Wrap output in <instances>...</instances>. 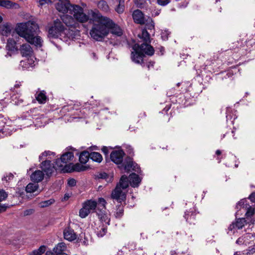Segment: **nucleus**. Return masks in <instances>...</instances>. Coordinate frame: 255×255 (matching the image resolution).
<instances>
[{"label":"nucleus","mask_w":255,"mask_h":255,"mask_svg":"<svg viewBox=\"0 0 255 255\" xmlns=\"http://www.w3.org/2000/svg\"><path fill=\"white\" fill-rule=\"evenodd\" d=\"M19 51L22 56L23 57L29 56L32 52V48L29 44L25 43L20 46Z\"/></svg>","instance_id":"4be33fe9"},{"label":"nucleus","mask_w":255,"mask_h":255,"mask_svg":"<svg viewBox=\"0 0 255 255\" xmlns=\"http://www.w3.org/2000/svg\"><path fill=\"white\" fill-rule=\"evenodd\" d=\"M64 238L70 242L74 241L77 238V235L73 229L69 226L65 228L63 231Z\"/></svg>","instance_id":"ddd939ff"},{"label":"nucleus","mask_w":255,"mask_h":255,"mask_svg":"<svg viewBox=\"0 0 255 255\" xmlns=\"http://www.w3.org/2000/svg\"><path fill=\"white\" fill-rule=\"evenodd\" d=\"M74 6L70 3L69 1H58L56 3V8L59 12L63 13L71 11L72 6Z\"/></svg>","instance_id":"9b49d317"},{"label":"nucleus","mask_w":255,"mask_h":255,"mask_svg":"<svg viewBox=\"0 0 255 255\" xmlns=\"http://www.w3.org/2000/svg\"><path fill=\"white\" fill-rule=\"evenodd\" d=\"M38 2L41 5H43L45 3H51V0H38Z\"/></svg>","instance_id":"052dcab7"},{"label":"nucleus","mask_w":255,"mask_h":255,"mask_svg":"<svg viewBox=\"0 0 255 255\" xmlns=\"http://www.w3.org/2000/svg\"><path fill=\"white\" fill-rule=\"evenodd\" d=\"M13 178V175L9 173L8 175H6V176H4L3 178H2V180H5L6 181L12 179Z\"/></svg>","instance_id":"6e6d98bb"},{"label":"nucleus","mask_w":255,"mask_h":255,"mask_svg":"<svg viewBox=\"0 0 255 255\" xmlns=\"http://www.w3.org/2000/svg\"><path fill=\"white\" fill-rule=\"evenodd\" d=\"M248 251L250 254H253L255 252V247L254 246H251L249 247Z\"/></svg>","instance_id":"338daca9"},{"label":"nucleus","mask_w":255,"mask_h":255,"mask_svg":"<svg viewBox=\"0 0 255 255\" xmlns=\"http://www.w3.org/2000/svg\"><path fill=\"white\" fill-rule=\"evenodd\" d=\"M102 152L106 156H108L109 154L108 147L106 146H103L101 149Z\"/></svg>","instance_id":"13d9d810"},{"label":"nucleus","mask_w":255,"mask_h":255,"mask_svg":"<svg viewBox=\"0 0 255 255\" xmlns=\"http://www.w3.org/2000/svg\"><path fill=\"white\" fill-rule=\"evenodd\" d=\"M76 155L79 156V160L81 164H86L90 158V153L87 150H84L80 153L78 152L76 153Z\"/></svg>","instance_id":"aec40b11"},{"label":"nucleus","mask_w":255,"mask_h":255,"mask_svg":"<svg viewBox=\"0 0 255 255\" xmlns=\"http://www.w3.org/2000/svg\"><path fill=\"white\" fill-rule=\"evenodd\" d=\"M7 197V194L3 189L0 190V202L5 200Z\"/></svg>","instance_id":"de8ad7c7"},{"label":"nucleus","mask_w":255,"mask_h":255,"mask_svg":"<svg viewBox=\"0 0 255 255\" xmlns=\"http://www.w3.org/2000/svg\"><path fill=\"white\" fill-rule=\"evenodd\" d=\"M197 214L194 211H186L185 212L184 218L190 224L195 225L197 221Z\"/></svg>","instance_id":"2eb2a0df"},{"label":"nucleus","mask_w":255,"mask_h":255,"mask_svg":"<svg viewBox=\"0 0 255 255\" xmlns=\"http://www.w3.org/2000/svg\"><path fill=\"white\" fill-rule=\"evenodd\" d=\"M107 202L105 199L103 198H99L98 199V202L97 203V204H98V209H105L106 204Z\"/></svg>","instance_id":"79ce46f5"},{"label":"nucleus","mask_w":255,"mask_h":255,"mask_svg":"<svg viewBox=\"0 0 255 255\" xmlns=\"http://www.w3.org/2000/svg\"><path fill=\"white\" fill-rule=\"evenodd\" d=\"M90 212L83 205V207L79 211V216L82 218L86 217Z\"/></svg>","instance_id":"4c0bfd02"},{"label":"nucleus","mask_w":255,"mask_h":255,"mask_svg":"<svg viewBox=\"0 0 255 255\" xmlns=\"http://www.w3.org/2000/svg\"><path fill=\"white\" fill-rule=\"evenodd\" d=\"M110 21L112 22L110 26L108 27V33H109L110 29H111V33L117 36H120L123 34V31L122 29L117 24H116L111 19H110Z\"/></svg>","instance_id":"a211bd4d"},{"label":"nucleus","mask_w":255,"mask_h":255,"mask_svg":"<svg viewBox=\"0 0 255 255\" xmlns=\"http://www.w3.org/2000/svg\"><path fill=\"white\" fill-rule=\"evenodd\" d=\"M97 214L101 222H105L108 225H110V218L109 217L105 211L102 210V209H97Z\"/></svg>","instance_id":"412c9836"},{"label":"nucleus","mask_w":255,"mask_h":255,"mask_svg":"<svg viewBox=\"0 0 255 255\" xmlns=\"http://www.w3.org/2000/svg\"><path fill=\"white\" fill-rule=\"evenodd\" d=\"M6 119L4 117L2 114L0 113V127L1 128L6 124Z\"/></svg>","instance_id":"603ef678"},{"label":"nucleus","mask_w":255,"mask_h":255,"mask_svg":"<svg viewBox=\"0 0 255 255\" xmlns=\"http://www.w3.org/2000/svg\"><path fill=\"white\" fill-rule=\"evenodd\" d=\"M247 224H254L255 223V220L254 219H253V218H248V219H247Z\"/></svg>","instance_id":"69168bd1"},{"label":"nucleus","mask_w":255,"mask_h":255,"mask_svg":"<svg viewBox=\"0 0 255 255\" xmlns=\"http://www.w3.org/2000/svg\"><path fill=\"white\" fill-rule=\"evenodd\" d=\"M54 202L55 200L53 199H50L48 200L42 201L40 203V207L42 208L48 207L54 203Z\"/></svg>","instance_id":"a19ab883"},{"label":"nucleus","mask_w":255,"mask_h":255,"mask_svg":"<svg viewBox=\"0 0 255 255\" xmlns=\"http://www.w3.org/2000/svg\"><path fill=\"white\" fill-rule=\"evenodd\" d=\"M125 9V2H119L118 5L115 8V10L119 13H122Z\"/></svg>","instance_id":"c03bdc74"},{"label":"nucleus","mask_w":255,"mask_h":255,"mask_svg":"<svg viewBox=\"0 0 255 255\" xmlns=\"http://www.w3.org/2000/svg\"><path fill=\"white\" fill-rule=\"evenodd\" d=\"M38 30V25L33 21L18 23L15 28L16 32L18 35L24 38L31 44L41 47L42 40L40 36L37 35Z\"/></svg>","instance_id":"f03ea898"},{"label":"nucleus","mask_w":255,"mask_h":255,"mask_svg":"<svg viewBox=\"0 0 255 255\" xmlns=\"http://www.w3.org/2000/svg\"><path fill=\"white\" fill-rule=\"evenodd\" d=\"M35 98L39 104H45L48 98L46 95V92L44 91H41L38 93L35 94Z\"/></svg>","instance_id":"bb28decb"},{"label":"nucleus","mask_w":255,"mask_h":255,"mask_svg":"<svg viewBox=\"0 0 255 255\" xmlns=\"http://www.w3.org/2000/svg\"><path fill=\"white\" fill-rule=\"evenodd\" d=\"M46 249V246L44 245L41 246L38 249L33 250L29 253V255H41L45 253Z\"/></svg>","instance_id":"473e14b6"},{"label":"nucleus","mask_w":255,"mask_h":255,"mask_svg":"<svg viewBox=\"0 0 255 255\" xmlns=\"http://www.w3.org/2000/svg\"><path fill=\"white\" fill-rule=\"evenodd\" d=\"M129 184L128 178L126 175L121 176L119 182L117 184L115 188L113 190L111 194L112 199L117 200L119 203L125 201L127 197V194L123 192L122 189H126L128 187Z\"/></svg>","instance_id":"0eeeda50"},{"label":"nucleus","mask_w":255,"mask_h":255,"mask_svg":"<svg viewBox=\"0 0 255 255\" xmlns=\"http://www.w3.org/2000/svg\"><path fill=\"white\" fill-rule=\"evenodd\" d=\"M123 149L114 150L110 154V159L118 167L125 172L129 173L131 171L140 173L141 172L139 166L135 163L132 157L127 156Z\"/></svg>","instance_id":"7ed1b4c3"},{"label":"nucleus","mask_w":255,"mask_h":255,"mask_svg":"<svg viewBox=\"0 0 255 255\" xmlns=\"http://www.w3.org/2000/svg\"><path fill=\"white\" fill-rule=\"evenodd\" d=\"M71 194H69V193H66V194H65L63 198L62 199V200L63 201H67L71 197Z\"/></svg>","instance_id":"e2e57ef3"},{"label":"nucleus","mask_w":255,"mask_h":255,"mask_svg":"<svg viewBox=\"0 0 255 255\" xmlns=\"http://www.w3.org/2000/svg\"><path fill=\"white\" fill-rule=\"evenodd\" d=\"M72 31H70L62 24L61 21L57 19L54 21L52 25L48 29V37L53 38H60L67 41L68 39L73 38Z\"/></svg>","instance_id":"39448f33"},{"label":"nucleus","mask_w":255,"mask_h":255,"mask_svg":"<svg viewBox=\"0 0 255 255\" xmlns=\"http://www.w3.org/2000/svg\"><path fill=\"white\" fill-rule=\"evenodd\" d=\"M71 14L73 15L74 18L76 21L81 23H84L89 21V23H94L97 18L99 17V13L93 11L92 10H89L88 14L84 12V9L81 6L74 4L72 6Z\"/></svg>","instance_id":"423d86ee"},{"label":"nucleus","mask_w":255,"mask_h":255,"mask_svg":"<svg viewBox=\"0 0 255 255\" xmlns=\"http://www.w3.org/2000/svg\"><path fill=\"white\" fill-rule=\"evenodd\" d=\"M239 44L240 43L238 41H237L235 43H233L232 44L233 46L230 47V49L234 51L235 52H237L239 50Z\"/></svg>","instance_id":"09e8293b"},{"label":"nucleus","mask_w":255,"mask_h":255,"mask_svg":"<svg viewBox=\"0 0 255 255\" xmlns=\"http://www.w3.org/2000/svg\"><path fill=\"white\" fill-rule=\"evenodd\" d=\"M170 109V106H166L161 111L162 114H167V112Z\"/></svg>","instance_id":"680f3d73"},{"label":"nucleus","mask_w":255,"mask_h":255,"mask_svg":"<svg viewBox=\"0 0 255 255\" xmlns=\"http://www.w3.org/2000/svg\"><path fill=\"white\" fill-rule=\"evenodd\" d=\"M143 61L144 64V67L146 66L148 69L150 68V67H153L154 66V62L153 61H150L148 62L147 63H145L143 59Z\"/></svg>","instance_id":"4d7b16f0"},{"label":"nucleus","mask_w":255,"mask_h":255,"mask_svg":"<svg viewBox=\"0 0 255 255\" xmlns=\"http://www.w3.org/2000/svg\"><path fill=\"white\" fill-rule=\"evenodd\" d=\"M140 37L142 38L143 42L141 44L135 43L132 46L133 51L131 53V59L134 63L144 66L143 58L145 55L152 56L154 53V49L149 44L150 34L146 29H142L141 36Z\"/></svg>","instance_id":"f257e3e1"},{"label":"nucleus","mask_w":255,"mask_h":255,"mask_svg":"<svg viewBox=\"0 0 255 255\" xmlns=\"http://www.w3.org/2000/svg\"><path fill=\"white\" fill-rule=\"evenodd\" d=\"M96 178L98 179H105L107 182H112L113 177H110L109 175L107 173L103 172L99 173L97 175Z\"/></svg>","instance_id":"72a5a7b5"},{"label":"nucleus","mask_w":255,"mask_h":255,"mask_svg":"<svg viewBox=\"0 0 255 255\" xmlns=\"http://www.w3.org/2000/svg\"><path fill=\"white\" fill-rule=\"evenodd\" d=\"M146 28L148 29H152L154 28V22L150 17H148L147 19H145V23Z\"/></svg>","instance_id":"58836bf2"},{"label":"nucleus","mask_w":255,"mask_h":255,"mask_svg":"<svg viewBox=\"0 0 255 255\" xmlns=\"http://www.w3.org/2000/svg\"><path fill=\"white\" fill-rule=\"evenodd\" d=\"M0 6L7 9H16L18 8L19 7L18 3L9 0H0Z\"/></svg>","instance_id":"6ab92c4d"},{"label":"nucleus","mask_w":255,"mask_h":255,"mask_svg":"<svg viewBox=\"0 0 255 255\" xmlns=\"http://www.w3.org/2000/svg\"><path fill=\"white\" fill-rule=\"evenodd\" d=\"M98 230L96 232L98 237H103L107 233V226L103 225L99 227Z\"/></svg>","instance_id":"f704fd0d"},{"label":"nucleus","mask_w":255,"mask_h":255,"mask_svg":"<svg viewBox=\"0 0 255 255\" xmlns=\"http://www.w3.org/2000/svg\"><path fill=\"white\" fill-rule=\"evenodd\" d=\"M44 174L42 171L37 170L30 175V179L34 183H38L44 178Z\"/></svg>","instance_id":"dca6fc26"},{"label":"nucleus","mask_w":255,"mask_h":255,"mask_svg":"<svg viewBox=\"0 0 255 255\" xmlns=\"http://www.w3.org/2000/svg\"><path fill=\"white\" fill-rule=\"evenodd\" d=\"M88 149L92 151L93 150H99V147L96 145H92L88 148Z\"/></svg>","instance_id":"0e129e2a"},{"label":"nucleus","mask_w":255,"mask_h":255,"mask_svg":"<svg viewBox=\"0 0 255 255\" xmlns=\"http://www.w3.org/2000/svg\"><path fill=\"white\" fill-rule=\"evenodd\" d=\"M40 168L48 177L51 176L54 170H58V169L56 168V164L55 163V165H53L50 160L43 161L41 163Z\"/></svg>","instance_id":"9d476101"},{"label":"nucleus","mask_w":255,"mask_h":255,"mask_svg":"<svg viewBox=\"0 0 255 255\" xmlns=\"http://www.w3.org/2000/svg\"><path fill=\"white\" fill-rule=\"evenodd\" d=\"M74 158V153L72 151H66L61 155L60 158H57L55 161L56 167L58 170L64 172L65 166L68 165Z\"/></svg>","instance_id":"6e6552de"},{"label":"nucleus","mask_w":255,"mask_h":255,"mask_svg":"<svg viewBox=\"0 0 255 255\" xmlns=\"http://www.w3.org/2000/svg\"><path fill=\"white\" fill-rule=\"evenodd\" d=\"M135 4L139 8H143L146 4V0H135Z\"/></svg>","instance_id":"a18cd8bd"},{"label":"nucleus","mask_w":255,"mask_h":255,"mask_svg":"<svg viewBox=\"0 0 255 255\" xmlns=\"http://www.w3.org/2000/svg\"><path fill=\"white\" fill-rule=\"evenodd\" d=\"M124 211L123 206L119 205L115 214V217L117 219H121L124 215Z\"/></svg>","instance_id":"ea45409f"},{"label":"nucleus","mask_w":255,"mask_h":255,"mask_svg":"<svg viewBox=\"0 0 255 255\" xmlns=\"http://www.w3.org/2000/svg\"><path fill=\"white\" fill-rule=\"evenodd\" d=\"M39 187L37 183H29L27 184L25 188V191L27 193H33L36 191Z\"/></svg>","instance_id":"7c9ffc66"},{"label":"nucleus","mask_w":255,"mask_h":255,"mask_svg":"<svg viewBox=\"0 0 255 255\" xmlns=\"http://www.w3.org/2000/svg\"><path fill=\"white\" fill-rule=\"evenodd\" d=\"M127 248L129 250L135 251L134 254L135 255H143V252L142 251V249L139 248L138 249H136V245L135 243L133 242H129L127 245Z\"/></svg>","instance_id":"c85d7f7f"},{"label":"nucleus","mask_w":255,"mask_h":255,"mask_svg":"<svg viewBox=\"0 0 255 255\" xmlns=\"http://www.w3.org/2000/svg\"><path fill=\"white\" fill-rule=\"evenodd\" d=\"M11 127L4 125L2 127H0V138H3L4 136L10 135L12 132Z\"/></svg>","instance_id":"393cba45"},{"label":"nucleus","mask_w":255,"mask_h":255,"mask_svg":"<svg viewBox=\"0 0 255 255\" xmlns=\"http://www.w3.org/2000/svg\"><path fill=\"white\" fill-rule=\"evenodd\" d=\"M170 32L167 30H165L162 32L161 34V37L163 40H166L168 39V36L170 35Z\"/></svg>","instance_id":"8fccbe9b"},{"label":"nucleus","mask_w":255,"mask_h":255,"mask_svg":"<svg viewBox=\"0 0 255 255\" xmlns=\"http://www.w3.org/2000/svg\"><path fill=\"white\" fill-rule=\"evenodd\" d=\"M55 153L50 151H45L42 152L39 156V160L44 159V157L50 156L51 155H54Z\"/></svg>","instance_id":"49530a36"},{"label":"nucleus","mask_w":255,"mask_h":255,"mask_svg":"<svg viewBox=\"0 0 255 255\" xmlns=\"http://www.w3.org/2000/svg\"><path fill=\"white\" fill-rule=\"evenodd\" d=\"M127 152L129 154L128 156L134 155V151L133 149L130 145H127L126 147Z\"/></svg>","instance_id":"3c124183"},{"label":"nucleus","mask_w":255,"mask_h":255,"mask_svg":"<svg viewBox=\"0 0 255 255\" xmlns=\"http://www.w3.org/2000/svg\"><path fill=\"white\" fill-rule=\"evenodd\" d=\"M170 0H157V3L161 6H165L168 4Z\"/></svg>","instance_id":"864d4df0"},{"label":"nucleus","mask_w":255,"mask_h":255,"mask_svg":"<svg viewBox=\"0 0 255 255\" xmlns=\"http://www.w3.org/2000/svg\"><path fill=\"white\" fill-rule=\"evenodd\" d=\"M133 21L140 25L144 24L145 17L143 13L139 9H136L133 11L132 14Z\"/></svg>","instance_id":"f8f14e48"},{"label":"nucleus","mask_w":255,"mask_h":255,"mask_svg":"<svg viewBox=\"0 0 255 255\" xmlns=\"http://www.w3.org/2000/svg\"><path fill=\"white\" fill-rule=\"evenodd\" d=\"M249 199L253 202L255 203V192H252L249 197Z\"/></svg>","instance_id":"bf43d9fd"},{"label":"nucleus","mask_w":255,"mask_h":255,"mask_svg":"<svg viewBox=\"0 0 255 255\" xmlns=\"http://www.w3.org/2000/svg\"><path fill=\"white\" fill-rule=\"evenodd\" d=\"M7 206L5 205L0 204V213L3 212L6 210Z\"/></svg>","instance_id":"774afa93"},{"label":"nucleus","mask_w":255,"mask_h":255,"mask_svg":"<svg viewBox=\"0 0 255 255\" xmlns=\"http://www.w3.org/2000/svg\"><path fill=\"white\" fill-rule=\"evenodd\" d=\"M12 27L9 23H5L0 25V33L3 36H7L11 31Z\"/></svg>","instance_id":"5701e85b"},{"label":"nucleus","mask_w":255,"mask_h":255,"mask_svg":"<svg viewBox=\"0 0 255 255\" xmlns=\"http://www.w3.org/2000/svg\"><path fill=\"white\" fill-rule=\"evenodd\" d=\"M66 249V246L64 243H59L53 248V253L54 255H68L64 252Z\"/></svg>","instance_id":"f3484780"},{"label":"nucleus","mask_w":255,"mask_h":255,"mask_svg":"<svg viewBox=\"0 0 255 255\" xmlns=\"http://www.w3.org/2000/svg\"><path fill=\"white\" fill-rule=\"evenodd\" d=\"M128 178L130 186L133 188L138 187L141 181L139 176L134 173H131Z\"/></svg>","instance_id":"4468645a"},{"label":"nucleus","mask_w":255,"mask_h":255,"mask_svg":"<svg viewBox=\"0 0 255 255\" xmlns=\"http://www.w3.org/2000/svg\"><path fill=\"white\" fill-rule=\"evenodd\" d=\"M94 21H97V23H93L90 34L93 39L97 41H102L108 34V26H110L112 23L110 21L109 18L103 16L100 13L99 17Z\"/></svg>","instance_id":"20e7f679"},{"label":"nucleus","mask_w":255,"mask_h":255,"mask_svg":"<svg viewBox=\"0 0 255 255\" xmlns=\"http://www.w3.org/2000/svg\"><path fill=\"white\" fill-rule=\"evenodd\" d=\"M90 159L98 163H101L103 159L102 155L99 152L95 151L90 153Z\"/></svg>","instance_id":"c756f323"},{"label":"nucleus","mask_w":255,"mask_h":255,"mask_svg":"<svg viewBox=\"0 0 255 255\" xmlns=\"http://www.w3.org/2000/svg\"><path fill=\"white\" fill-rule=\"evenodd\" d=\"M61 19L62 23H64L67 26H72L74 24V17L72 16L66 14L61 16Z\"/></svg>","instance_id":"b1692460"},{"label":"nucleus","mask_w":255,"mask_h":255,"mask_svg":"<svg viewBox=\"0 0 255 255\" xmlns=\"http://www.w3.org/2000/svg\"><path fill=\"white\" fill-rule=\"evenodd\" d=\"M16 42L12 38H8L7 41L6 45V49L8 51L14 52L18 50V48L16 46Z\"/></svg>","instance_id":"a878e982"},{"label":"nucleus","mask_w":255,"mask_h":255,"mask_svg":"<svg viewBox=\"0 0 255 255\" xmlns=\"http://www.w3.org/2000/svg\"><path fill=\"white\" fill-rule=\"evenodd\" d=\"M98 8L104 11H108L109 9L107 2L105 0H101L98 4Z\"/></svg>","instance_id":"e433bc0d"},{"label":"nucleus","mask_w":255,"mask_h":255,"mask_svg":"<svg viewBox=\"0 0 255 255\" xmlns=\"http://www.w3.org/2000/svg\"><path fill=\"white\" fill-rule=\"evenodd\" d=\"M236 228L238 229H242L245 224H247V220L245 218H238L236 219L235 222Z\"/></svg>","instance_id":"2f4dec72"},{"label":"nucleus","mask_w":255,"mask_h":255,"mask_svg":"<svg viewBox=\"0 0 255 255\" xmlns=\"http://www.w3.org/2000/svg\"><path fill=\"white\" fill-rule=\"evenodd\" d=\"M247 200L243 199L237 203L236 208L238 210H240L241 208H247L250 205L247 203Z\"/></svg>","instance_id":"c9c22d12"},{"label":"nucleus","mask_w":255,"mask_h":255,"mask_svg":"<svg viewBox=\"0 0 255 255\" xmlns=\"http://www.w3.org/2000/svg\"><path fill=\"white\" fill-rule=\"evenodd\" d=\"M248 210L247 212L246 213L245 216L246 218L248 219V218H251L255 214V209L252 208L250 206L248 207Z\"/></svg>","instance_id":"37998d69"},{"label":"nucleus","mask_w":255,"mask_h":255,"mask_svg":"<svg viewBox=\"0 0 255 255\" xmlns=\"http://www.w3.org/2000/svg\"><path fill=\"white\" fill-rule=\"evenodd\" d=\"M83 205L85 206L91 212L96 209L97 206V202L92 200H88L84 202Z\"/></svg>","instance_id":"cd10ccee"},{"label":"nucleus","mask_w":255,"mask_h":255,"mask_svg":"<svg viewBox=\"0 0 255 255\" xmlns=\"http://www.w3.org/2000/svg\"><path fill=\"white\" fill-rule=\"evenodd\" d=\"M89 168V166L81 165L79 163L75 164L69 163L68 165L65 166V171H64L63 173L84 171L88 170Z\"/></svg>","instance_id":"1a4fd4ad"},{"label":"nucleus","mask_w":255,"mask_h":255,"mask_svg":"<svg viewBox=\"0 0 255 255\" xmlns=\"http://www.w3.org/2000/svg\"><path fill=\"white\" fill-rule=\"evenodd\" d=\"M76 180L74 178H70L68 180L67 184L70 187H74L76 185Z\"/></svg>","instance_id":"5fc2aeb1"}]
</instances>
